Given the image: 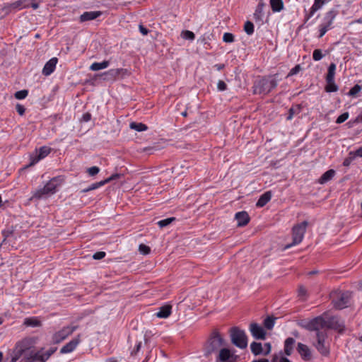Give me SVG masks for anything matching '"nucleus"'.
<instances>
[{"label":"nucleus","mask_w":362,"mask_h":362,"mask_svg":"<svg viewBox=\"0 0 362 362\" xmlns=\"http://www.w3.org/2000/svg\"><path fill=\"white\" fill-rule=\"evenodd\" d=\"M244 31L248 35H251L254 33L255 29H254V24L250 21H247L245 23L244 25Z\"/></svg>","instance_id":"ea45409f"},{"label":"nucleus","mask_w":362,"mask_h":362,"mask_svg":"<svg viewBox=\"0 0 362 362\" xmlns=\"http://www.w3.org/2000/svg\"><path fill=\"white\" fill-rule=\"evenodd\" d=\"M272 193L271 191L265 192L262 194L256 203L257 207L264 206L272 199Z\"/></svg>","instance_id":"5701e85b"},{"label":"nucleus","mask_w":362,"mask_h":362,"mask_svg":"<svg viewBox=\"0 0 362 362\" xmlns=\"http://www.w3.org/2000/svg\"><path fill=\"white\" fill-rule=\"evenodd\" d=\"M323 5H325L323 0H315L314 4L311 7L317 12L323 6Z\"/></svg>","instance_id":"603ef678"},{"label":"nucleus","mask_w":362,"mask_h":362,"mask_svg":"<svg viewBox=\"0 0 362 362\" xmlns=\"http://www.w3.org/2000/svg\"><path fill=\"white\" fill-rule=\"evenodd\" d=\"M225 345V341L217 329L212 331L203 347L204 356L209 358L213 354L217 353Z\"/></svg>","instance_id":"f03ea898"},{"label":"nucleus","mask_w":362,"mask_h":362,"mask_svg":"<svg viewBox=\"0 0 362 362\" xmlns=\"http://www.w3.org/2000/svg\"><path fill=\"white\" fill-rule=\"evenodd\" d=\"M46 195H49V193L45 191V187H43L42 188L38 189L37 190L35 191V192L33 194L31 199H40Z\"/></svg>","instance_id":"4c0bfd02"},{"label":"nucleus","mask_w":362,"mask_h":362,"mask_svg":"<svg viewBox=\"0 0 362 362\" xmlns=\"http://www.w3.org/2000/svg\"><path fill=\"white\" fill-rule=\"evenodd\" d=\"M356 156L353 153V151H350L346 158H344L343 161V165L345 167H349L352 161L355 159Z\"/></svg>","instance_id":"37998d69"},{"label":"nucleus","mask_w":362,"mask_h":362,"mask_svg":"<svg viewBox=\"0 0 362 362\" xmlns=\"http://www.w3.org/2000/svg\"><path fill=\"white\" fill-rule=\"evenodd\" d=\"M103 12L100 11H86L83 13L80 17L79 21L81 23L95 20L97 18L102 16Z\"/></svg>","instance_id":"6ab92c4d"},{"label":"nucleus","mask_w":362,"mask_h":362,"mask_svg":"<svg viewBox=\"0 0 362 362\" xmlns=\"http://www.w3.org/2000/svg\"><path fill=\"white\" fill-rule=\"evenodd\" d=\"M301 70V66L300 64H296L293 68L291 69L289 73L288 74L286 78L292 76L293 75L297 74Z\"/></svg>","instance_id":"864d4df0"},{"label":"nucleus","mask_w":362,"mask_h":362,"mask_svg":"<svg viewBox=\"0 0 362 362\" xmlns=\"http://www.w3.org/2000/svg\"><path fill=\"white\" fill-rule=\"evenodd\" d=\"M91 119V114L90 112H86L83 115L82 121L88 122Z\"/></svg>","instance_id":"338daca9"},{"label":"nucleus","mask_w":362,"mask_h":362,"mask_svg":"<svg viewBox=\"0 0 362 362\" xmlns=\"http://www.w3.org/2000/svg\"><path fill=\"white\" fill-rule=\"evenodd\" d=\"M41 160L40 157L35 154V155H31L30 157V163L25 166L24 168H28L29 167L33 166L35 165L37 162H39Z\"/></svg>","instance_id":"a18cd8bd"},{"label":"nucleus","mask_w":362,"mask_h":362,"mask_svg":"<svg viewBox=\"0 0 362 362\" xmlns=\"http://www.w3.org/2000/svg\"><path fill=\"white\" fill-rule=\"evenodd\" d=\"M315 12L316 11L311 7L309 12L305 14L303 25H305L308 21V20L313 16Z\"/></svg>","instance_id":"13d9d810"},{"label":"nucleus","mask_w":362,"mask_h":362,"mask_svg":"<svg viewBox=\"0 0 362 362\" xmlns=\"http://www.w3.org/2000/svg\"><path fill=\"white\" fill-rule=\"evenodd\" d=\"M332 303L336 309L341 310L348 307L351 298L349 291H337L330 294Z\"/></svg>","instance_id":"423d86ee"},{"label":"nucleus","mask_w":362,"mask_h":362,"mask_svg":"<svg viewBox=\"0 0 362 362\" xmlns=\"http://www.w3.org/2000/svg\"><path fill=\"white\" fill-rule=\"evenodd\" d=\"M106 254L105 252H103V251H99V252H95L93 257L94 259H102L103 258H104L105 257Z\"/></svg>","instance_id":"e2e57ef3"},{"label":"nucleus","mask_w":362,"mask_h":362,"mask_svg":"<svg viewBox=\"0 0 362 362\" xmlns=\"http://www.w3.org/2000/svg\"><path fill=\"white\" fill-rule=\"evenodd\" d=\"M78 328V325L64 327L52 335V341L54 344H59Z\"/></svg>","instance_id":"f8f14e48"},{"label":"nucleus","mask_w":362,"mask_h":362,"mask_svg":"<svg viewBox=\"0 0 362 362\" xmlns=\"http://www.w3.org/2000/svg\"><path fill=\"white\" fill-rule=\"evenodd\" d=\"M223 42L226 43H231L235 41V36L230 33H225L223 36Z\"/></svg>","instance_id":"49530a36"},{"label":"nucleus","mask_w":362,"mask_h":362,"mask_svg":"<svg viewBox=\"0 0 362 362\" xmlns=\"http://www.w3.org/2000/svg\"><path fill=\"white\" fill-rule=\"evenodd\" d=\"M110 65V62L107 60H104L102 62H94L90 66V69L92 71H99L100 69H103L107 68Z\"/></svg>","instance_id":"7c9ffc66"},{"label":"nucleus","mask_w":362,"mask_h":362,"mask_svg":"<svg viewBox=\"0 0 362 362\" xmlns=\"http://www.w3.org/2000/svg\"><path fill=\"white\" fill-rule=\"evenodd\" d=\"M277 74L261 77L256 80L253 84V93L258 95H268L276 88L279 82Z\"/></svg>","instance_id":"f257e3e1"},{"label":"nucleus","mask_w":362,"mask_h":362,"mask_svg":"<svg viewBox=\"0 0 362 362\" xmlns=\"http://www.w3.org/2000/svg\"><path fill=\"white\" fill-rule=\"evenodd\" d=\"M182 35L186 40H193L195 38L194 33L189 30L183 31Z\"/></svg>","instance_id":"8fccbe9b"},{"label":"nucleus","mask_w":362,"mask_h":362,"mask_svg":"<svg viewBox=\"0 0 362 362\" xmlns=\"http://www.w3.org/2000/svg\"><path fill=\"white\" fill-rule=\"evenodd\" d=\"M172 313V305L165 304L159 308V311L156 313V315L159 318H167Z\"/></svg>","instance_id":"4be33fe9"},{"label":"nucleus","mask_w":362,"mask_h":362,"mask_svg":"<svg viewBox=\"0 0 362 362\" xmlns=\"http://www.w3.org/2000/svg\"><path fill=\"white\" fill-rule=\"evenodd\" d=\"M301 105H296V106H292L288 112V115L286 117L287 120H291L293 117L294 115H298L301 111Z\"/></svg>","instance_id":"473e14b6"},{"label":"nucleus","mask_w":362,"mask_h":362,"mask_svg":"<svg viewBox=\"0 0 362 362\" xmlns=\"http://www.w3.org/2000/svg\"><path fill=\"white\" fill-rule=\"evenodd\" d=\"M25 5V2L23 0H18L12 4H8L4 7V9H6L7 12H8L11 9H16V8H25L24 7Z\"/></svg>","instance_id":"c85d7f7f"},{"label":"nucleus","mask_w":362,"mask_h":362,"mask_svg":"<svg viewBox=\"0 0 362 362\" xmlns=\"http://www.w3.org/2000/svg\"><path fill=\"white\" fill-rule=\"evenodd\" d=\"M324 57V54H322L321 49H316L313 51V59L315 60V61H320V59H322V57Z\"/></svg>","instance_id":"de8ad7c7"},{"label":"nucleus","mask_w":362,"mask_h":362,"mask_svg":"<svg viewBox=\"0 0 362 362\" xmlns=\"http://www.w3.org/2000/svg\"><path fill=\"white\" fill-rule=\"evenodd\" d=\"M105 185V180L97 182L91 184L89 186V189H90L92 191V190L96 189H98V188H99V187H102V186H103Z\"/></svg>","instance_id":"4d7b16f0"},{"label":"nucleus","mask_w":362,"mask_h":362,"mask_svg":"<svg viewBox=\"0 0 362 362\" xmlns=\"http://www.w3.org/2000/svg\"><path fill=\"white\" fill-rule=\"evenodd\" d=\"M28 95V90H18L15 93L14 96L18 100H23L25 99Z\"/></svg>","instance_id":"c03bdc74"},{"label":"nucleus","mask_w":362,"mask_h":362,"mask_svg":"<svg viewBox=\"0 0 362 362\" xmlns=\"http://www.w3.org/2000/svg\"><path fill=\"white\" fill-rule=\"evenodd\" d=\"M353 153L354 154V156L356 157H362V146H361L360 148H358L357 150H356L355 151H353Z\"/></svg>","instance_id":"774afa93"},{"label":"nucleus","mask_w":362,"mask_h":362,"mask_svg":"<svg viewBox=\"0 0 362 362\" xmlns=\"http://www.w3.org/2000/svg\"><path fill=\"white\" fill-rule=\"evenodd\" d=\"M307 295V290L303 286H300L298 288V296L301 298L305 297Z\"/></svg>","instance_id":"0e129e2a"},{"label":"nucleus","mask_w":362,"mask_h":362,"mask_svg":"<svg viewBox=\"0 0 362 362\" xmlns=\"http://www.w3.org/2000/svg\"><path fill=\"white\" fill-rule=\"evenodd\" d=\"M250 349H251L252 353L255 356L263 354V353H264L262 346L260 342L253 341L250 344Z\"/></svg>","instance_id":"c756f323"},{"label":"nucleus","mask_w":362,"mask_h":362,"mask_svg":"<svg viewBox=\"0 0 362 362\" xmlns=\"http://www.w3.org/2000/svg\"><path fill=\"white\" fill-rule=\"evenodd\" d=\"M86 171L90 176H95L100 172V168L98 166H93L88 168Z\"/></svg>","instance_id":"5fc2aeb1"},{"label":"nucleus","mask_w":362,"mask_h":362,"mask_svg":"<svg viewBox=\"0 0 362 362\" xmlns=\"http://www.w3.org/2000/svg\"><path fill=\"white\" fill-rule=\"evenodd\" d=\"M141 341H139L136 344L135 347L131 351V355L132 356L136 355L141 349Z\"/></svg>","instance_id":"680f3d73"},{"label":"nucleus","mask_w":362,"mask_h":362,"mask_svg":"<svg viewBox=\"0 0 362 362\" xmlns=\"http://www.w3.org/2000/svg\"><path fill=\"white\" fill-rule=\"evenodd\" d=\"M41 359L38 351H31L29 356H24L21 362H41Z\"/></svg>","instance_id":"bb28decb"},{"label":"nucleus","mask_w":362,"mask_h":362,"mask_svg":"<svg viewBox=\"0 0 362 362\" xmlns=\"http://www.w3.org/2000/svg\"><path fill=\"white\" fill-rule=\"evenodd\" d=\"M139 31L143 35H146L149 33V30L144 27L143 25L140 24L139 25Z\"/></svg>","instance_id":"69168bd1"},{"label":"nucleus","mask_w":362,"mask_h":362,"mask_svg":"<svg viewBox=\"0 0 362 362\" xmlns=\"http://www.w3.org/2000/svg\"><path fill=\"white\" fill-rule=\"evenodd\" d=\"M58 62V59L57 57H53L50 59L48 62L45 64L42 73L44 76H49L52 73L54 72L56 68V65Z\"/></svg>","instance_id":"a211bd4d"},{"label":"nucleus","mask_w":362,"mask_h":362,"mask_svg":"<svg viewBox=\"0 0 362 362\" xmlns=\"http://www.w3.org/2000/svg\"><path fill=\"white\" fill-rule=\"evenodd\" d=\"M316 341L313 343L317 351L325 357L330 354L329 344L327 341V332H318L315 335Z\"/></svg>","instance_id":"0eeeda50"},{"label":"nucleus","mask_w":362,"mask_h":362,"mask_svg":"<svg viewBox=\"0 0 362 362\" xmlns=\"http://www.w3.org/2000/svg\"><path fill=\"white\" fill-rule=\"evenodd\" d=\"M326 313H323L322 315L317 316L311 320L303 319L297 322V325L303 329H305L309 332H327L322 330L325 325V318L324 315Z\"/></svg>","instance_id":"20e7f679"},{"label":"nucleus","mask_w":362,"mask_h":362,"mask_svg":"<svg viewBox=\"0 0 362 362\" xmlns=\"http://www.w3.org/2000/svg\"><path fill=\"white\" fill-rule=\"evenodd\" d=\"M296 350L303 361H308L311 360L312 352L307 345L299 342L298 343Z\"/></svg>","instance_id":"dca6fc26"},{"label":"nucleus","mask_w":362,"mask_h":362,"mask_svg":"<svg viewBox=\"0 0 362 362\" xmlns=\"http://www.w3.org/2000/svg\"><path fill=\"white\" fill-rule=\"evenodd\" d=\"M131 74L127 69H112L100 74L103 81H115L117 79H123Z\"/></svg>","instance_id":"9d476101"},{"label":"nucleus","mask_w":362,"mask_h":362,"mask_svg":"<svg viewBox=\"0 0 362 362\" xmlns=\"http://www.w3.org/2000/svg\"><path fill=\"white\" fill-rule=\"evenodd\" d=\"M80 337L78 334L77 337L71 339L69 342L63 346L60 349V354H64L72 352L80 343Z\"/></svg>","instance_id":"f3484780"},{"label":"nucleus","mask_w":362,"mask_h":362,"mask_svg":"<svg viewBox=\"0 0 362 362\" xmlns=\"http://www.w3.org/2000/svg\"><path fill=\"white\" fill-rule=\"evenodd\" d=\"M269 4L273 12H280L284 9V2L282 0H269Z\"/></svg>","instance_id":"cd10ccee"},{"label":"nucleus","mask_w":362,"mask_h":362,"mask_svg":"<svg viewBox=\"0 0 362 362\" xmlns=\"http://www.w3.org/2000/svg\"><path fill=\"white\" fill-rule=\"evenodd\" d=\"M139 250L143 255H148L151 252V248L144 244L139 245Z\"/></svg>","instance_id":"3c124183"},{"label":"nucleus","mask_w":362,"mask_h":362,"mask_svg":"<svg viewBox=\"0 0 362 362\" xmlns=\"http://www.w3.org/2000/svg\"><path fill=\"white\" fill-rule=\"evenodd\" d=\"M239 360L240 356L235 351L226 347L221 348L216 357V362H238Z\"/></svg>","instance_id":"9b49d317"},{"label":"nucleus","mask_w":362,"mask_h":362,"mask_svg":"<svg viewBox=\"0 0 362 362\" xmlns=\"http://www.w3.org/2000/svg\"><path fill=\"white\" fill-rule=\"evenodd\" d=\"M16 110L21 116L25 114V108L23 105L18 103L16 106Z\"/></svg>","instance_id":"052dcab7"},{"label":"nucleus","mask_w":362,"mask_h":362,"mask_svg":"<svg viewBox=\"0 0 362 362\" xmlns=\"http://www.w3.org/2000/svg\"><path fill=\"white\" fill-rule=\"evenodd\" d=\"M336 174V172L333 169L328 170L325 173L322 175V176L318 180V183L321 185H324L327 182L330 181L333 179Z\"/></svg>","instance_id":"b1692460"},{"label":"nucleus","mask_w":362,"mask_h":362,"mask_svg":"<svg viewBox=\"0 0 362 362\" xmlns=\"http://www.w3.org/2000/svg\"><path fill=\"white\" fill-rule=\"evenodd\" d=\"M51 152V148L43 146L40 147L38 150V152L36 154L40 157V158L43 159L46 156H47Z\"/></svg>","instance_id":"c9c22d12"},{"label":"nucleus","mask_w":362,"mask_h":362,"mask_svg":"<svg viewBox=\"0 0 362 362\" xmlns=\"http://www.w3.org/2000/svg\"><path fill=\"white\" fill-rule=\"evenodd\" d=\"M349 114L348 112H345L340 115L336 119L337 124H341L349 118Z\"/></svg>","instance_id":"09e8293b"},{"label":"nucleus","mask_w":362,"mask_h":362,"mask_svg":"<svg viewBox=\"0 0 362 362\" xmlns=\"http://www.w3.org/2000/svg\"><path fill=\"white\" fill-rule=\"evenodd\" d=\"M339 6H337L325 13L323 21L319 25V38L322 37L328 30L334 28L332 23L337 16L339 14Z\"/></svg>","instance_id":"39448f33"},{"label":"nucleus","mask_w":362,"mask_h":362,"mask_svg":"<svg viewBox=\"0 0 362 362\" xmlns=\"http://www.w3.org/2000/svg\"><path fill=\"white\" fill-rule=\"evenodd\" d=\"M129 127L132 129L136 130L137 132H143L148 129V127L145 124L141 122H132L130 123Z\"/></svg>","instance_id":"f704fd0d"},{"label":"nucleus","mask_w":362,"mask_h":362,"mask_svg":"<svg viewBox=\"0 0 362 362\" xmlns=\"http://www.w3.org/2000/svg\"><path fill=\"white\" fill-rule=\"evenodd\" d=\"M308 222L304 221L300 223H298L293 227L292 235L293 242L291 244H288L285 246L284 249H288L293 245H296L301 243L303 239L304 234L306 231V227Z\"/></svg>","instance_id":"1a4fd4ad"},{"label":"nucleus","mask_w":362,"mask_h":362,"mask_svg":"<svg viewBox=\"0 0 362 362\" xmlns=\"http://www.w3.org/2000/svg\"><path fill=\"white\" fill-rule=\"evenodd\" d=\"M175 220H176V218L175 217H170V218L159 221L158 222V225L160 226V228H163L164 227L169 226L170 223H172Z\"/></svg>","instance_id":"a19ab883"},{"label":"nucleus","mask_w":362,"mask_h":362,"mask_svg":"<svg viewBox=\"0 0 362 362\" xmlns=\"http://www.w3.org/2000/svg\"><path fill=\"white\" fill-rule=\"evenodd\" d=\"M296 341L292 337L287 338L284 341V353L286 356H291L293 351V346Z\"/></svg>","instance_id":"393cba45"},{"label":"nucleus","mask_w":362,"mask_h":362,"mask_svg":"<svg viewBox=\"0 0 362 362\" xmlns=\"http://www.w3.org/2000/svg\"><path fill=\"white\" fill-rule=\"evenodd\" d=\"M235 218L236 219L237 225L239 227H243V226H246L250 220V218L247 212H246L245 211H239V212L236 213L235 215Z\"/></svg>","instance_id":"aec40b11"},{"label":"nucleus","mask_w":362,"mask_h":362,"mask_svg":"<svg viewBox=\"0 0 362 362\" xmlns=\"http://www.w3.org/2000/svg\"><path fill=\"white\" fill-rule=\"evenodd\" d=\"M228 86L223 81H218L217 83V88L219 91H224L227 90Z\"/></svg>","instance_id":"bf43d9fd"},{"label":"nucleus","mask_w":362,"mask_h":362,"mask_svg":"<svg viewBox=\"0 0 362 362\" xmlns=\"http://www.w3.org/2000/svg\"><path fill=\"white\" fill-rule=\"evenodd\" d=\"M123 175L122 174H120V173H115V174L112 175L110 177L105 179L104 180H105V184H107V183L110 182L111 181H113V180H115L117 179H119V178H120Z\"/></svg>","instance_id":"6e6d98bb"},{"label":"nucleus","mask_w":362,"mask_h":362,"mask_svg":"<svg viewBox=\"0 0 362 362\" xmlns=\"http://www.w3.org/2000/svg\"><path fill=\"white\" fill-rule=\"evenodd\" d=\"M276 317L268 316L264 320L263 325L269 330L272 329L275 324Z\"/></svg>","instance_id":"e433bc0d"},{"label":"nucleus","mask_w":362,"mask_h":362,"mask_svg":"<svg viewBox=\"0 0 362 362\" xmlns=\"http://www.w3.org/2000/svg\"><path fill=\"white\" fill-rule=\"evenodd\" d=\"M336 71V64L334 63H331L328 67L327 74L326 75V81H332L334 80Z\"/></svg>","instance_id":"72a5a7b5"},{"label":"nucleus","mask_w":362,"mask_h":362,"mask_svg":"<svg viewBox=\"0 0 362 362\" xmlns=\"http://www.w3.org/2000/svg\"><path fill=\"white\" fill-rule=\"evenodd\" d=\"M250 331L252 337L256 339L264 340L266 338V331L256 322H252L250 325Z\"/></svg>","instance_id":"4468645a"},{"label":"nucleus","mask_w":362,"mask_h":362,"mask_svg":"<svg viewBox=\"0 0 362 362\" xmlns=\"http://www.w3.org/2000/svg\"><path fill=\"white\" fill-rule=\"evenodd\" d=\"M64 179L61 176H57L52 178L44 187L46 192L49 193V194H53L57 191V187L59 186Z\"/></svg>","instance_id":"2eb2a0df"},{"label":"nucleus","mask_w":362,"mask_h":362,"mask_svg":"<svg viewBox=\"0 0 362 362\" xmlns=\"http://www.w3.org/2000/svg\"><path fill=\"white\" fill-rule=\"evenodd\" d=\"M325 328L329 329H334L340 334H342L345 330V325L338 316H331L325 319Z\"/></svg>","instance_id":"ddd939ff"},{"label":"nucleus","mask_w":362,"mask_h":362,"mask_svg":"<svg viewBox=\"0 0 362 362\" xmlns=\"http://www.w3.org/2000/svg\"><path fill=\"white\" fill-rule=\"evenodd\" d=\"M361 89L362 86L356 84L353 88L350 89L347 95L351 97H356L357 94L361 90Z\"/></svg>","instance_id":"79ce46f5"},{"label":"nucleus","mask_w":362,"mask_h":362,"mask_svg":"<svg viewBox=\"0 0 362 362\" xmlns=\"http://www.w3.org/2000/svg\"><path fill=\"white\" fill-rule=\"evenodd\" d=\"M230 337L233 344L240 349L247 346V337L244 330L238 327H233L230 329Z\"/></svg>","instance_id":"6e6552de"},{"label":"nucleus","mask_w":362,"mask_h":362,"mask_svg":"<svg viewBox=\"0 0 362 362\" xmlns=\"http://www.w3.org/2000/svg\"><path fill=\"white\" fill-rule=\"evenodd\" d=\"M23 325L27 327H36L41 325V322L36 317H27L24 320Z\"/></svg>","instance_id":"2f4dec72"},{"label":"nucleus","mask_w":362,"mask_h":362,"mask_svg":"<svg viewBox=\"0 0 362 362\" xmlns=\"http://www.w3.org/2000/svg\"><path fill=\"white\" fill-rule=\"evenodd\" d=\"M265 4L264 3L263 0H260L253 14V18L256 22H262L263 21V8Z\"/></svg>","instance_id":"412c9836"},{"label":"nucleus","mask_w":362,"mask_h":362,"mask_svg":"<svg viewBox=\"0 0 362 362\" xmlns=\"http://www.w3.org/2000/svg\"><path fill=\"white\" fill-rule=\"evenodd\" d=\"M327 85L325 86V90L327 93L336 92L338 90V86L335 83L334 80L332 81H326Z\"/></svg>","instance_id":"58836bf2"},{"label":"nucleus","mask_w":362,"mask_h":362,"mask_svg":"<svg viewBox=\"0 0 362 362\" xmlns=\"http://www.w3.org/2000/svg\"><path fill=\"white\" fill-rule=\"evenodd\" d=\"M43 350H44V348H41L40 350H38V352H40V358H43V360L41 359V362H47V360L50 358V356L56 352V351L57 350V347H51L45 353H42Z\"/></svg>","instance_id":"a878e982"},{"label":"nucleus","mask_w":362,"mask_h":362,"mask_svg":"<svg viewBox=\"0 0 362 362\" xmlns=\"http://www.w3.org/2000/svg\"><path fill=\"white\" fill-rule=\"evenodd\" d=\"M36 343L35 337H25L17 341L14 348L10 352V358L7 357L6 361L8 362H16L27 351L34 347Z\"/></svg>","instance_id":"7ed1b4c3"}]
</instances>
